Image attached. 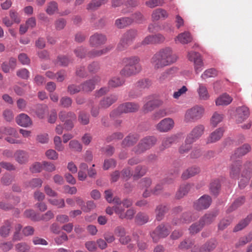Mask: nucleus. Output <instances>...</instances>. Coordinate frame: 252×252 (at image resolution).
<instances>
[{"label": "nucleus", "mask_w": 252, "mask_h": 252, "mask_svg": "<svg viewBox=\"0 0 252 252\" xmlns=\"http://www.w3.org/2000/svg\"><path fill=\"white\" fill-rule=\"evenodd\" d=\"M58 10V5L56 1H52L47 3L45 11L48 15H53L57 12Z\"/></svg>", "instance_id": "nucleus-42"}, {"label": "nucleus", "mask_w": 252, "mask_h": 252, "mask_svg": "<svg viewBox=\"0 0 252 252\" xmlns=\"http://www.w3.org/2000/svg\"><path fill=\"white\" fill-rule=\"evenodd\" d=\"M178 56L170 48L166 47L157 52L151 59V63L155 69L161 68L177 61Z\"/></svg>", "instance_id": "nucleus-1"}, {"label": "nucleus", "mask_w": 252, "mask_h": 252, "mask_svg": "<svg viewBox=\"0 0 252 252\" xmlns=\"http://www.w3.org/2000/svg\"><path fill=\"white\" fill-rule=\"evenodd\" d=\"M188 59L189 61L194 63V69L197 74L202 70L203 63L199 53L194 51L189 52Z\"/></svg>", "instance_id": "nucleus-9"}, {"label": "nucleus", "mask_w": 252, "mask_h": 252, "mask_svg": "<svg viewBox=\"0 0 252 252\" xmlns=\"http://www.w3.org/2000/svg\"><path fill=\"white\" fill-rule=\"evenodd\" d=\"M147 172V168L144 166L139 165L137 166L134 170L133 177L134 179H138L143 176Z\"/></svg>", "instance_id": "nucleus-39"}, {"label": "nucleus", "mask_w": 252, "mask_h": 252, "mask_svg": "<svg viewBox=\"0 0 252 252\" xmlns=\"http://www.w3.org/2000/svg\"><path fill=\"white\" fill-rule=\"evenodd\" d=\"M13 221L11 220L5 221L0 228V235L2 237H6L9 235Z\"/></svg>", "instance_id": "nucleus-32"}, {"label": "nucleus", "mask_w": 252, "mask_h": 252, "mask_svg": "<svg viewBox=\"0 0 252 252\" xmlns=\"http://www.w3.org/2000/svg\"><path fill=\"white\" fill-rule=\"evenodd\" d=\"M108 0H92L87 5L86 9L90 11L97 9L101 5L108 2Z\"/></svg>", "instance_id": "nucleus-31"}, {"label": "nucleus", "mask_w": 252, "mask_h": 252, "mask_svg": "<svg viewBox=\"0 0 252 252\" xmlns=\"http://www.w3.org/2000/svg\"><path fill=\"white\" fill-rule=\"evenodd\" d=\"M118 99V96L116 94H111L103 98L99 102V107L102 108H107Z\"/></svg>", "instance_id": "nucleus-25"}, {"label": "nucleus", "mask_w": 252, "mask_h": 252, "mask_svg": "<svg viewBox=\"0 0 252 252\" xmlns=\"http://www.w3.org/2000/svg\"><path fill=\"white\" fill-rule=\"evenodd\" d=\"M190 189L189 185H183L180 186L179 189L177 191L176 197L177 199H180L186 195Z\"/></svg>", "instance_id": "nucleus-43"}, {"label": "nucleus", "mask_w": 252, "mask_h": 252, "mask_svg": "<svg viewBox=\"0 0 252 252\" xmlns=\"http://www.w3.org/2000/svg\"><path fill=\"white\" fill-rule=\"evenodd\" d=\"M115 213L118 216L120 219L131 220L136 213V211L133 208H129L126 212H125V209L122 206H116L115 207Z\"/></svg>", "instance_id": "nucleus-12"}, {"label": "nucleus", "mask_w": 252, "mask_h": 252, "mask_svg": "<svg viewBox=\"0 0 252 252\" xmlns=\"http://www.w3.org/2000/svg\"><path fill=\"white\" fill-rule=\"evenodd\" d=\"M216 247V242L215 240L210 241L203 245L199 249L200 252H210Z\"/></svg>", "instance_id": "nucleus-41"}, {"label": "nucleus", "mask_w": 252, "mask_h": 252, "mask_svg": "<svg viewBox=\"0 0 252 252\" xmlns=\"http://www.w3.org/2000/svg\"><path fill=\"white\" fill-rule=\"evenodd\" d=\"M133 19L129 17H121L115 20V25L118 29H124L133 23Z\"/></svg>", "instance_id": "nucleus-27"}, {"label": "nucleus", "mask_w": 252, "mask_h": 252, "mask_svg": "<svg viewBox=\"0 0 252 252\" xmlns=\"http://www.w3.org/2000/svg\"><path fill=\"white\" fill-rule=\"evenodd\" d=\"M13 157L15 160L20 164L26 163L28 161L29 157L26 151L21 150L16 151Z\"/></svg>", "instance_id": "nucleus-24"}, {"label": "nucleus", "mask_w": 252, "mask_h": 252, "mask_svg": "<svg viewBox=\"0 0 252 252\" xmlns=\"http://www.w3.org/2000/svg\"><path fill=\"white\" fill-rule=\"evenodd\" d=\"M218 75L217 71L214 68H210L206 70L201 75L203 79H206L210 77H215Z\"/></svg>", "instance_id": "nucleus-54"}, {"label": "nucleus", "mask_w": 252, "mask_h": 252, "mask_svg": "<svg viewBox=\"0 0 252 252\" xmlns=\"http://www.w3.org/2000/svg\"><path fill=\"white\" fill-rule=\"evenodd\" d=\"M111 49L110 46L103 48L100 50H93L88 53V56L90 58H94L106 54Z\"/></svg>", "instance_id": "nucleus-36"}, {"label": "nucleus", "mask_w": 252, "mask_h": 252, "mask_svg": "<svg viewBox=\"0 0 252 252\" xmlns=\"http://www.w3.org/2000/svg\"><path fill=\"white\" fill-rule=\"evenodd\" d=\"M192 220V218L190 213H185L183 214L182 218L176 221L175 220H173V223L175 225L180 224L183 223H189Z\"/></svg>", "instance_id": "nucleus-49"}, {"label": "nucleus", "mask_w": 252, "mask_h": 252, "mask_svg": "<svg viewBox=\"0 0 252 252\" xmlns=\"http://www.w3.org/2000/svg\"><path fill=\"white\" fill-rule=\"evenodd\" d=\"M48 201L52 205L57 207L58 208H63L65 206L63 199H49Z\"/></svg>", "instance_id": "nucleus-58"}, {"label": "nucleus", "mask_w": 252, "mask_h": 252, "mask_svg": "<svg viewBox=\"0 0 252 252\" xmlns=\"http://www.w3.org/2000/svg\"><path fill=\"white\" fill-rule=\"evenodd\" d=\"M139 108L137 103L126 102L120 105L118 108L110 114V117H115L122 113H132L137 111Z\"/></svg>", "instance_id": "nucleus-5"}, {"label": "nucleus", "mask_w": 252, "mask_h": 252, "mask_svg": "<svg viewBox=\"0 0 252 252\" xmlns=\"http://www.w3.org/2000/svg\"><path fill=\"white\" fill-rule=\"evenodd\" d=\"M223 119V114L216 112L212 116L211 119V124L214 127H216L222 121Z\"/></svg>", "instance_id": "nucleus-45"}, {"label": "nucleus", "mask_w": 252, "mask_h": 252, "mask_svg": "<svg viewBox=\"0 0 252 252\" xmlns=\"http://www.w3.org/2000/svg\"><path fill=\"white\" fill-rule=\"evenodd\" d=\"M151 85V82L148 79H141L138 81L135 84L137 88L144 89L148 88Z\"/></svg>", "instance_id": "nucleus-53"}, {"label": "nucleus", "mask_w": 252, "mask_h": 252, "mask_svg": "<svg viewBox=\"0 0 252 252\" xmlns=\"http://www.w3.org/2000/svg\"><path fill=\"white\" fill-rule=\"evenodd\" d=\"M112 202L116 204V206H122L126 208H129L132 205V201L130 199L126 198L124 199L123 201L121 200L120 198L118 196H115L112 199Z\"/></svg>", "instance_id": "nucleus-34"}, {"label": "nucleus", "mask_w": 252, "mask_h": 252, "mask_svg": "<svg viewBox=\"0 0 252 252\" xmlns=\"http://www.w3.org/2000/svg\"><path fill=\"white\" fill-rule=\"evenodd\" d=\"M170 232L169 229L163 224L158 226L156 229L151 233V237L155 243H157L161 238L167 237Z\"/></svg>", "instance_id": "nucleus-8"}, {"label": "nucleus", "mask_w": 252, "mask_h": 252, "mask_svg": "<svg viewBox=\"0 0 252 252\" xmlns=\"http://www.w3.org/2000/svg\"><path fill=\"white\" fill-rule=\"evenodd\" d=\"M252 162L247 161L243 165L241 179L239 182V186L241 189L244 188L248 185L252 176Z\"/></svg>", "instance_id": "nucleus-7"}, {"label": "nucleus", "mask_w": 252, "mask_h": 252, "mask_svg": "<svg viewBox=\"0 0 252 252\" xmlns=\"http://www.w3.org/2000/svg\"><path fill=\"white\" fill-rule=\"evenodd\" d=\"M251 150V147L249 144H245L243 145L234 151V153L231 157V160H234L237 158H240L245 156Z\"/></svg>", "instance_id": "nucleus-20"}, {"label": "nucleus", "mask_w": 252, "mask_h": 252, "mask_svg": "<svg viewBox=\"0 0 252 252\" xmlns=\"http://www.w3.org/2000/svg\"><path fill=\"white\" fill-rule=\"evenodd\" d=\"M42 184V181L39 178H34L25 183L26 187H29L32 189L39 188Z\"/></svg>", "instance_id": "nucleus-48"}, {"label": "nucleus", "mask_w": 252, "mask_h": 252, "mask_svg": "<svg viewBox=\"0 0 252 252\" xmlns=\"http://www.w3.org/2000/svg\"><path fill=\"white\" fill-rule=\"evenodd\" d=\"M203 227V224H201L199 221L197 223L192 224L189 228V232L192 234L197 233L200 231Z\"/></svg>", "instance_id": "nucleus-62"}, {"label": "nucleus", "mask_w": 252, "mask_h": 252, "mask_svg": "<svg viewBox=\"0 0 252 252\" xmlns=\"http://www.w3.org/2000/svg\"><path fill=\"white\" fill-rule=\"evenodd\" d=\"M146 103L143 106V109L145 113L153 111L155 108L159 106L162 103L160 100L155 99L152 96L146 98Z\"/></svg>", "instance_id": "nucleus-14"}, {"label": "nucleus", "mask_w": 252, "mask_h": 252, "mask_svg": "<svg viewBox=\"0 0 252 252\" xmlns=\"http://www.w3.org/2000/svg\"><path fill=\"white\" fill-rule=\"evenodd\" d=\"M69 148L74 151L80 152L82 150V146L77 140H71L69 143Z\"/></svg>", "instance_id": "nucleus-64"}, {"label": "nucleus", "mask_w": 252, "mask_h": 252, "mask_svg": "<svg viewBox=\"0 0 252 252\" xmlns=\"http://www.w3.org/2000/svg\"><path fill=\"white\" fill-rule=\"evenodd\" d=\"M60 119L64 122L66 120H76V117L73 112H66L65 111H61L59 114Z\"/></svg>", "instance_id": "nucleus-44"}, {"label": "nucleus", "mask_w": 252, "mask_h": 252, "mask_svg": "<svg viewBox=\"0 0 252 252\" xmlns=\"http://www.w3.org/2000/svg\"><path fill=\"white\" fill-rule=\"evenodd\" d=\"M148 220V216L144 213L139 212L136 216L135 221L140 225H143L147 223Z\"/></svg>", "instance_id": "nucleus-46"}, {"label": "nucleus", "mask_w": 252, "mask_h": 252, "mask_svg": "<svg viewBox=\"0 0 252 252\" xmlns=\"http://www.w3.org/2000/svg\"><path fill=\"white\" fill-rule=\"evenodd\" d=\"M174 124V121L172 119L166 118L157 124L156 128L160 132H167L173 128Z\"/></svg>", "instance_id": "nucleus-10"}, {"label": "nucleus", "mask_w": 252, "mask_h": 252, "mask_svg": "<svg viewBox=\"0 0 252 252\" xmlns=\"http://www.w3.org/2000/svg\"><path fill=\"white\" fill-rule=\"evenodd\" d=\"M15 249L17 252H29L30 246L25 242H21L15 245Z\"/></svg>", "instance_id": "nucleus-50"}, {"label": "nucleus", "mask_w": 252, "mask_h": 252, "mask_svg": "<svg viewBox=\"0 0 252 252\" xmlns=\"http://www.w3.org/2000/svg\"><path fill=\"white\" fill-rule=\"evenodd\" d=\"M168 115L166 109L162 108L156 111L152 116L153 120H158Z\"/></svg>", "instance_id": "nucleus-55"}, {"label": "nucleus", "mask_w": 252, "mask_h": 252, "mask_svg": "<svg viewBox=\"0 0 252 252\" xmlns=\"http://www.w3.org/2000/svg\"><path fill=\"white\" fill-rule=\"evenodd\" d=\"M1 133H3L6 135H9L13 136L15 138L18 137V133L16 130L11 127H4L1 128L0 130Z\"/></svg>", "instance_id": "nucleus-51"}, {"label": "nucleus", "mask_w": 252, "mask_h": 252, "mask_svg": "<svg viewBox=\"0 0 252 252\" xmlns=\"http://www.w3.org/2000/svg\"><path fill=\"white\" fill-rule=\"evenodd\" d=\"M242 166V161L240 159L233 162L229 168V175L231 178L235 179L238 178Z\"/></svg>", "instance_id": "nucleus-18"}, {"label": "nucleus", "mask_w": 252, "mask_h": 252, "mask_svg": "<svg viewBox=\"0 0 252 252\" xmlns=\"http://www.w3.org/2000/svg\"><path fill=\"white\" fill-rule=\"evenodd\" d=\"M168 207L164 205H159L156 209V220L160 221L162 220L164 214L168 211Z\"/></svg>", "instance_id": "nucleus-35"}, {"label": "nucleus", "mask_w": 252, "mask_h": 252, "mask_svg": "<svg viewBox=\"0 0 252 252\" xmlns=\"http://www.w3.org/2000/svg\"><path fill=\"white\" fill-rule=\"evenodd\" d=\"M137 35V31L135 29H130L126 31L122 36L119 43L117 45V49L123 51L126 49L132 44Z\"/></svg>", "instance_id": "nucleus-3"}, {"label": "nucleus", "mask_w": 252, "mask_h": 252, "mask_svg": "<svg viewBox=\"0 0 252 252\" xmlns=\"http://www.w3.org/2000/svg\"><path fill=\"white\" fill-rule=\"evenodd\" d=\"M173 71V69L169 68L165 70L162 73L158 78V80L160 82L163 83L166 80L168 79Z\"/></svg>", "instance_id": "nucleus-57"}, {"label": "nucleus", "mask_w": 252, "mask_h": 252, "mask_svg": "<svg viewBox=\"0 0 252 252\" xmlns=\"http://www.w3.org/2000/svg\"><path fill=\"white\" fill-rule=\"evenodd\" d=\"M169 14L166 10L162 8H157L154 10L151 15L153 21H157L159 20H164L167 18Z\"/></svg>", "instance_id": "nucleus-22"}, {"label": "nucleus", "mask_w": 252, "mask_h": 252, "mask_svg": "<svg viewBox=\"0 0 252 252\" xmlns=\"http://www.w3.org/2000/svg\"><path fill=\"white\" fill-rule=\"evenodd\" d=\"M204 112L202 106L196 105L187 110L185 120L187 122H195L201 118Z\"/></svg>", "instance_id": "nucleus-6"}, {"label": "nucleus", "mask_w": 252, "mask_h": 252, "mask_svg": "<svg viewBox=\"0 0 252 252\" xmlns=\"http://www.w3.org/2000/svg\"><path fill=\"white\" fill-rule=\"evenodd\" d=\"M178 142V137L176 135H171L162 138L161 143L159 146V149L163 151L170 147L173 144Z\"/></svg>", "instance_id": "nucleus-17"}, {"label": "nucleus", "mask_w": 252, "mask_h": 252, "mask_svg": "<svg viewBox=\"0 0 252 252\" xmlns=\"http://www.w3.org/2000/svg\"><path fill=\"white\" fill-rule=\"evenodd\" d=\"M125 80L119 77H114L108 82V86L110 88H116L122 86Z\"/></svg>", "instance_id": "nucleus-40"}, {"label": "nucleus", "mask_w": 252, "mask_h": 252, "mask_svg": "<svg viewBox=\"0 0 252 252\" xmlns=\"http://www.w3.org/2000/svg\"><path fill=\"white\" fill-rule=\"evenodd\" d=\"M193 142L188 141V138L187 137L185 142L183 144L179 149V152L181 154H185L188 152L191 148V144Z\"/></svg>", "instance_id": "nucleus-60"}, {"label": "nucleus", "mask_w": 252, "mask_h": 252, "mask_svg": "<svg viewBox=\"0 0 252 252\" xmlns=\"http://www.w3.org/2000/svg\"><path fill=\"white\" fill-rule=\"evenodd\" d=\"M200 99L206 100L209 98L210 95L207 88L202 84H199V87L197 90Z\"/></svg>", "instance_id": "nucleus-33"}, {"label": "nucleus", "mask_w": 252, "mask_h": 252, "mask_svg": "<svg viewBox=\"0 0 252 252\" xmlns=\"http://www.w3.org/2000/svg\"><path fill=\"white\" fill-rule=\"evenodd\" d=\"M204 130L205 126L203 125H198L195 126L188 135V141L195 142L203 135Z\"/></svg>", "instance_id": "nucleus-15"}, {"label": "nucleus", "mask_w": 252, "mask_h": 252, "mask_svg": "<svg viewBox=\"0 0 252 252\" xmlns=\"http://www.w3.org/2000/svg\"><path fill=\"white\" fill-rule=\"evenodd\" d=\"M157 142V138L153 136H146L142 138L132 151L137 155L142 154L150 149Z\"/></svg>", "instance_id": "nucleus-4"}, {"label": "nucleus", "mask_w": 252, "mask_h": 252, "mask_svg": "<svg viewBox=\"0 0 252 252\" xmlns=\"http://www.w3.org/2000/svg\"><path fill=\"white\" fill-rule=\"evenodd\" d=\"M220 185L219 180H215L210 184V189L214 194H216L220 189Z\"/></svg>", "instance_id": "nucleus-56"}, {"label": "nucleus", "mask_w": 252, "mask_h": 252, "mask_svg": "<svg viewBox=\"0 0 252 252\" xmlns=\"http://www.w3.org/2000/svg\"><path fill=\"white\" fill-rule=\"evenodd\" d=\"M252 240V233H250L247 235L240 238L238 242L236 244V247H238L246 245Z\"/></svg>", "instance_id": "nucleus-52"}, {"label": "nucleus", "mask_w": 252, "mask_h": 252, "mask_svg": "<svg viewBox=\"0 0 252 252\" xmlns=\"http://www.w3.org/2000/svg\"><path fill=\"white\" fill-rule=\"evenodd\" d=\"M140 59L138 56H130L123 59V68L120 70V75L124 77H129L138 74L142 70Z\"/></svg>", "instance_id": "nucleus-2"}, {"label": "nucleus", "mask_w": 252, "mask_h": 252, "mask_svg": "<svg viewBox=\"0 0 252 252\" xmlns=\"http://www.w3.org/2000/svg\"><path fill=\"white\" fill-rule=\"evenodd\" d=\"M224 129L222 127H220L216 129L215 131L212 132L207 139L206 143L207 144L213 143L216 142L220 139L222 137Z\"/></svg>", "instance_id": "nucleus-21"}, {"label": "nucleus", "mask_w": 252, "mask_h": 252, "mask_svg": "<svg viewBox=\"0 0 252 252\" xmlns=\"http://www.w3.org/2000/svg\"><path fill=\"white\" fill-rule=\"evenodd\" d=\"M252 220V215H249L246 218L240 221L233 229V231L237 232L244 228Z\"/></svg>", "instance_id": "nucleus-37"}, {"label": "nucleus", "mask_w": 252, "mask_h": 252, "mask_svg": "<svg viewBox=\"0 0 252 252\" xmlns=\"http://www.w3.org/2000/svg\"><path fill=\"white\" fill-rule=\"evenodd\" d=\"M212 199L208 195H204L194 203V208L198 210L206 209L211 205Z\"/></svg>", "instance_id": "nucleus-13"}, {"label": "nucleus", "mask_w": 252, "mask_h": 252, "mask_svg": "<svg viewBox=\"0 0 252 252\" xmlns=\"http://www.w3.org/2000/svg\"><path fill=\"white\" fill-rule=\"evenodd\" d=\"M107 38L104 34L95 33L90 38V44L93 47H98L105 43Z\"/></svg>", "instance_id": "nucleus-16"}, {"label": "nucleus", "mask_w": 252, "mask_h": 252, "mask_svg": "<svg viewBox=\"0 0 252 252\" xmlns=\"http://www.w3.org/2000/svg\"><path fill=\"white\" fill-rule=\"evenodd\" d=\"M250 115L249 110L246 106L239 107L236 109L235 115L236 121L238 123H241L247 119Z\"/></svg>", "instance_id": "nucleus-19"}, {"label": "nucleus", "mask_w": 252, "mask_h": 252, "mask_svg": "<svg viewBox=\"0 0 252 252\" xmlns=\"http://www.w3.org/2000/svg\"><path fill=\"white\" fill-rule=\"evenodd\" d=\"M192 37L190 32H184L178 34L175 38L176 43L179 42L183 44H188L191 42Z\"/></svg>", "instance_id": "nucleus-26"}, {"label": "nucleus", "mask_w": 252, "mask_h": 252, "mask_svg": "<svg viewBox=\"0 0 252 252\" xmlns=\"http://www.w3.org/2000/svg\"><path fill=\"white\" fill-rule=\"evenodd\" d=\"M116 165V161L113 158L105 159L104 161L103 169L108 170L110 168H114Z\"/></svg>", "instance_id": "nucleus-63"}, {"label": "nucleus", "mask_w": 252, "mask_h": 252, "mask_svg": "<svg viewBox=\"0 0 252 252\" xmlns=\"http://www.w3.org/2000/svg\"><path fill=\"white\" fill-rule=\"evenodd\" d=\"M245 197L241 196L238 198L227 209L228 212H231L241 206L245 202Z\"/></svg>", "instance_id": "nucleus-47"}, {"label": "nucleus", "mask_w": 252, "mask_h": 252, "mask_svg": "<svg viewBox=\"0 0 252 252\" xmlns=\"http://www.w3.org/2000/svg\"><path fill=\"white\" fill-rule=\"evenodd\" d=\"M200 169L198 167L193 166L188 168L182 175V178L184 180H187L199 173Z\"/></svg>", "instance_id": "nucleus-30"}, {"label": "nucleus", "mask_w": 252, "mask_h": 252, "mask_svg": "<svg viewBox=\"0 0 252 252\" xmlns=\"http://www.w3.org/2000/svg\"><path fill=\"white\" fill-rule=\"evenodd\" d=\"M216 216L217 214L215 213L206 214L200 220V223L203 224V226L209 224L214 221Z\"/></svg>", "instance_id": "nucleus-38"}, {"label": "nucleus", "mask_w": 252, "mask_h": 252, "mask_svg": "<svg viewBox=\"0 0 252 252\" xmlns=\"http://www.w3.org/2000/svg\"><path fill=\"white\" fill-rule=\"evenodd\" d=\"M100 81V77L98 76H95L92 78L87 80L82 83L81 85L82 91L85 93H89L93 91L95 86Z\"/></svg>", "instance_id": "nucleus-11"}, {"label": "nucleus", "mask_w": 252, "mask_h": 252, "mask_svg": "<svg viewBox=\"0 0 252 252\" xmlns=\"http://www.w3.org/2000/svg\"><path fill=\"white\" fill-rule=\"evenodd\" d=\"M232 101V98L228 94L224 93L220 95L216 100V104L218 106L227 105Z\"/></svg>", "instance_id": "nucleus-29"}, {"label": "nucleus", "mask_w": 252, "mask_h": 252, "mask_svg": "<svg viewBox=\"0 0 252 252\" xmlns=\"http://www.w3.org/2000/svg\"><path fill=\"white\" fill-rule=\"evenodd\" d=\"M78 121L82 125H86L89 123V116L88 114L84 112L80 113L78 116Z\"/></svg>", "instance_id": "nucleus-61"}, {"label": "nucleus", "mask_w": 252, "mask_h": 252, "mask_svg": "<svg viewBox=\"0 0 252 252\" xmlns=\"http://www.w3.org/2000/svg\"><path fill=\"white\" fill-rule=\"evenodd\" d=\"M17 123L24 127H27L32 124L30 118L25 114H21L16 118Z\"/></svg>", "instance_id": "nucleus-28"}, {"label": "nucleus", "mask_w": 252, "mask_h": 252, "mask_svg": "<svg viewBox=\"0 0 252 252\" xmlns=\"http://www.w3.org/2000/svg\"><path fill=\"white\" fill-rule=\"evenodd\" d=\"M139 138V137L137 134H129L123 140L122 146L123 148L131 147L136 143Z\"/></svg>", "instance_id": "nucleus-23"}, {"label": "nucleus", "mask_w": 252, "mask_h": 252, "mask_svg": "<svg viewBox=\"0 0 252 252\" xmlns=\"http://www.w3.org/2000/svg\"><path fill=\"white\" fill-rule=\"evenodd\" d=\"M163 3V0H149L145 2V5L151 8L158 6H162Z\"/></svg>", "instance_id": "nucleus-59"}]
</instances>
